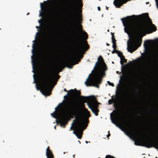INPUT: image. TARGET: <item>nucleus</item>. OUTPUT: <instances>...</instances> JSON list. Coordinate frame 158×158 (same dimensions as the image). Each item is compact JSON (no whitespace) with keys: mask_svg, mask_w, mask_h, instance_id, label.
<instances>
[{"mask_svg":"<svg viewBox=\"0 0 158 158\" xmlns=\"http://www.w3.org/2000/svg\"><path fill=\"white\" fill-rule=\"evenodd\" d=\"M70 91L72 95L76 96L79 98V101H73L72 103L71 108H65V105L63 104L66 97L64 96L63 101L55 108L53 113L51 114L53 118L59 119L60 127H64V125L67 123L68 120L73 113L77 114L82 111L87 117L90 116L89 112L84 106L83 103L84 102H87L89 107L95 116L98 115V110L97 108L91 106H95L97 104V101L94 96H81L79 91L72 89L70 90Z\"/></svg>","mask_w":158,"mask_h":158,"instance_id":"1","label":"nucleus"},{"mask_svg":"<svg viewBox=\"0 0 158 158\" xmlns=\"http://www.w3.org/2000/svg\"><path fill=\"white\" fill-rule=\"evenodd\" d=\"M121 20L124 27V31L129 36L130 33L133 31H135L137 35L133 37L130 44L129 41L127 42V49L128 51L131 53L135 50L140 45L138 36L144 35L150 29L152 31H156L155 27L152 24L148 16H146L145 19L142 23L137 22L134 19L128 16L127 18L121 19Z\"/></svg>","mask_w":158,"mask_h":158,"instance_id":"2","label":"nucleus"},{"mask_svg":"<svg viewBox=\"0 0 158 158\" xmlns=\"http://www.w3.org/2000/svg\"><path fill=\"white\" fill-rule=\"evenodd\" d=\"M38 29L35 40L32 42L31 56L32 72L34 73L33 83L35 84L36 89H40V26H36Z\"/></svg>","mask_w":158,"mask_h":158,"instance_id":"3","label":"nucleus"},{"mask_svg":"<svg viewBox=\"0 0 158 158\" xmlns=\"http://www.w3.org/2000/svg\"><path fill=\"white\" fill-rule=\"evenodd\" d=\"M94 70H95V73L92 77L89 80L90 76V74H89L85 83L87 86H93L98 88L99 86L98 84L101 83L102 78L106 75V72L107 70V68L101 56L98 58L92 72Z\"/></svg>","mask_w":158,"mask_h":158,"instance_id":"4","label":"nucleus"},{"mask_svg":"<svg viewBox=\"0 0 158 158\" xmlns=\"http://www.w3.org/2000/svg\"><path fill=\"white\" fill-rule=\"evenodd\" d=\"M81 10H79L75 15L71 13L69 16V22L70 25L75 30L77 27L81 33L83 40L80 44L79 48L80 50L83 51L88 48L87 42L84 40L87 39V35L85 31L82 30L81 25L79 24L81 22Z\"/></svg>","mask_w":158,"mask_h":158,"instance_id":"5","label":"nucleus"},{"mask_svg":"<svg viewBox=\"0 0 158 158\" xmlns=\"http://www.w3.org/2000/svg\"><path fill=\"white\" fill-rule=\"evenodd\" d=\"M41 31H40V34ZM41 44V36H40V44ZM41 46H40V52ZM41 53H40V59ZM53 78L50 76L49 72L48 69H45L42 73L41 72V61L40 60V92L45 97L49 96L51 94L52 89L49 88V82H51Z\"/></svg>","mask_w":158,"mask_h":158,"instance_id":"6","label":"nucleus"},{"mask_svg":"<svg viewBox=\"0 0 158 158\" xmlns=\"http://www.w3.org/2000/svg\"><path fill=\"white\" fill-rule=\"evenodd\" d=\"M87 117L81 116L77 119V123L73 133L75 134L77 138L80 139L81 138L82 131L86 127V125L85 123H87L88 120Z\"/></svg>","mask_w":158,"mask_h":158,"instance_id":"7","label":"nucleus"},{"mask_svg":"<svg viewBox=\"0 0 158 158\" xmlns=\"http://www.w3.org/2000/svg\"><path fill=\"white\" fill-rule=\"evenodd\" d=\"M144 146L148 148L153 147L157 149L158 151V141L153 143H151L150 142H146L144 143Z\"/></svg>","mask_w":158,"mask_h":158,"instance_id":"8","label":"nucleus"},{"mask_svg":"<svg viewBox=\"0 0 158 158\" xmlns=\"http://www.w3.org/2000/svg\"><path fill=\"white\" fill-rule=\"evenodd\" d=\"M112 113L110 114V119L112 123L115 124L117 127L121 128L122 130V129L118 125L117 123H118L119 120V118L117 114H115L114 116V121L113 120L112 116Z\"/></svg>","mask_w":158,"mask_h":158,"instance_id":"9","label":"nucleus"},{"mask_svg":"<svg viewBox=\"0 0 158 158\" xmlns=\"http://www.w3.org/2000/svg\"><path fill=\"white\" fill-rule=\"evenodd\" d=\"M128 0H114V4L116 7H119L123 3L126 2Z\"/></svg>","mask_w":158,"mask_h":158,"instance_id":"10","label":"nucleus"},{"mask_svg":"<svg viewBox=\"0 0 158 158\" xmlns=\"http://www.w3.org/2000/svg\"><path fill=\"white\" fill-rule=\"evenodd\" d=\"M117 51V53L118 54V56H119V57L120 58V63L121 65H123V62H126V60L124 58L123 56L122 53L121 52H120L118 51Z\"/></svg>","mask_w":158,"mask_h":158,"instance_id":"11","label":"nucleus"},{"mask_svg":"<svg viewBox=\"0 0 158 158\" xmlns=\"http://www.w3.org/2000/svg\"><path fill=\"white\" fill-rule=\"evenodd\" d=\"M112 42L113 43V48H114V50L115 51L117 52V50H115V48L116 47V44L115 42V40L114 38L113 35H112Z\"/></svg>","mask_w":158,"mask_h":158,"instance_id":"12","label":"nucleus"},{"mask_svg":"<svg viewBox=\"0 0 158 158\" xmlns=\"http://www.w3.org/2000/svg\"><path fill=\"white\" fill-rule=\"evenodd\" d=\"M78 63V61H77V62H73V63H72V64H70V65H68L67 67L69 68V69H71L72 68V66L74 65H75L77 64Z\"/></svg>","mask_w":158,"mask_h":158,"instance_id":"13","label":"nucleus"},{"mask_svg":"<svg viewBox=\"0 0 158 158\" xmlns=\"http://www.w3.org/2000/svg\"><path fill=\"white\" fill-rule=\"evenodd\" d=\"M120 80H119V83L118 84L117 86V90H119V91L121 92H122V90L121 89H120Z\"/></svg>","mask_w":158,"mask_h":158,"instance_id":"14","label":"nucleus"},{"mask_svg":"<svg viewBox=\"0 0 158 158\" xmlns=\"http://www.w3.org/2000/svg\"><path fill=\"white\" fill-rule=\"evenodd\" d=\"M77 3L79 7H81L82 6L81 0H77Z\"/></svg>","mask_w":158,"mask_h":158,"instance_id":"15","label":"nucleus"},{"mask_svg":"<svg viewBox=\"0 0 158 158\" xmlns=\"http://www.w3.org/2000/svg\"><path fill=\"white\" fill-rule=\"evenodd\" d=\"M50 0H47L46 1H44V6H48L49 5V3H48V2Z\"/></svg>","mask_w":158,"mask_h":158,"instance_id":"16","label":"nucleus"},{"mask_svg":"<svg viewBox=\"0 0 158 158\" xmlns=\"http://www.w3.org/2000/svg\"><path fill=\"white\" fill-rule=\"evenodd\" d=\"M74 36L77 38H80V36L79 35L77 34L76 31H75L74 33Z\"/></svg>","mask_w":158,"mask_h":158,"instance_id":"17","label":"nucleus"},{"mask_svg":"<svg viewBox=\"0 0 158 158\" xmlns=\"http://www.w3.org/2000/svg\"><path fill=\"white\" fill-rule=\"evenodd\" d=\"M107 83L109 85L111 86H114V85L113 83L110 82V81H107Z\"/></svg>","mask_w":158,"mask_h":158,"instance_id":"18","label":"nucleus"},{"mask_svg":"<svg viewBox=\"0 0 158 158\" xmlns=\"http://www.w3.org/2000/svg\"><path fill=\"white\" fill-rule=\"evenodd\" d=\"M112 102H114V100L110 99L108 101V103L109 104H110Z\"/></svg>","mask_w":158,"mask_h":158,"instance_id":"19","label":"nucleus"},{"mask_svg":"<svg viewBox=\"0 0 158 158\" xmlns=\"http://www.w3.org/2000/svg\"><path fill=\"white\" fill-rule=\"evenodd\" d=\"M75 120H74L73 123H72L71 126V127H70L69 130H71V129H72V128L73 126V124H74V123H75Z\"/></svg>","mask_w":158,"mask_h":158,"instance_id":"20","label":"nucleus"},{"mask_svg":"<svg viewBox=\"0 0 158 158\" xmlns=\"http://www.w3.org/2000/svg\"><path fill=\"white\" fill-rule=\"evenodd\" d=\"M63 62H64V61H62V62H60L58 64L57 67H60V65H61L62 64Z\"/></svg>","mask_w":158,"mask_h":158,"instance_id":"21","label":"nucleus"},{"mask_svg":"<svg viewBox=\"0 0 158 158\" xmlns=\"http://www.w3.org/2000/svg\"><path fill=\"white\" fill-rule=\"evenodd\" d=\"M155 1L156 2V6L158 9V0H155Z\"/></svg>","mask_w":158,"mask_h":158,"instance_id":"22","label":"nucleus"},{"mask_svg":"<svg viewBox=\"0 0 158 158\" xmlns=\"http://www.w3.org/2000/svg\"><path fill=\"white\" fill-rule=\"evenodd\" d=\"M135 144L136 145H140L139 143L136 141L135 142Z\"/></svg>","mask_w":158,"mask_h":158,"instance_id":"23","label":"nucleus"},{"mask_svg":"<svg viewBox=\"0 0 158 158\" xmlns=\"http://www.w3.org/2000/svg\"><path fill=\"white\" fill-rule=\"evenodd\" d=\"M40 8L41 9L42 8V3H40Z\"/></svg>","mask_w":158,"mask_h":158,"instance_id":"24","label":"nucleus"},{"mask_svg":"<svg viewBox=\"0 0 158 158\" xmlns=\"http://www.w3.org/2000/svg\"><path fill=\"white\" fill-rule=\"evenodd\" d=\"M145 62H145V60H143V64H145Z\"/></svg>","mask_w":158,"mask_h":158,"instance_id":"25","label":"nucleus"},{"mask_svg":"<svg viewBox=\"0 0 158 158\" xmlns=\"http://www.w3.org/2000/svg\"><path fill=\"white\" fill-rule=\"evenodd\" d=\"M98 10H100V7H98Z\"/></svg>","mask_w":158,"mask_h":158,"instance_id":"26","label":"nucleus"},{"mask_svg":"<svg viewBox=\"0 0 158 158\" xmlns=\"http://www.w3.org/2000/svg\"><path fill=\"white\" fill-rule=\"evenodd\" d=\"M69 91H68V92L67 93V94H66V96L68 95L69 94Z\"/></svg>","mask_w":158,"mask_h":158,"instance_id":"27","label":"nucleus"},{"mask_svg":"<svg viewBox=\"0 0 158 158\" xmlns=\"http://www.w3.org/2000/svg\"><path fill=\"white\" fill-rule=\"evenodd\" d=\"M110 134H108V135H107V137H108L110 136Z\"/></svg>","mask_w":158,"mask_h":158,"instance_id":"28","label":"nucleus"},{"mask_svg":"<svg viewBox=\"0 0 158 158\" xmlns=\"http://www.w3.org/2000/svg\"><path fill=\"white\" fill-rule=\"evenodd\" d=\"M78 142L79 143V144H80L81 143L79 141H78Z\"/></svg>","mask_w":158,"mask_h":158,"instance_id":"29","label":"nucleus"},{"mask_svg":"<svg viewBox=\"0 0 158 158\" xmlns=\"http://www.w3.org/2000/svg\"><path fill=\"white\" fill-rule=\"evenodd\" d=\"M38 23H40V19H39L38 20Z\"/></svg>","mask_w":158,"mask_h":158,"instance_id":"30","label":"nucleus"},{"mask_svg":"<svg viewBox=\"0 0 158 158\" xmlns=\"http://www.w3.org/2000/svg\"><path fill=\"white\" fill-rule=\"evenodd\" d=\"M64 91H66V89H64Z\"/></svg>","mask_w":158,"mask_h":158,"instance_id":"31","label":"nucleus"},{"mask_svg":"<svg viewBox=\"0 0 158 158\" xmlns=\"http://www.w3.org/2000/svg\"><path fill=\"white\" fill-rule=\"evenodd\" d=\"M29 13L28 12V13L27 14V15H29Z\"/></svg>","mask_w":158,"mask_h":158,"instance_id":"32","label":"nucleus"},{"mask_svg":"<svg viewBox=\"0 0 158 158\" xmlns=\"http://www.w3.org/2000/svg\"><path fill=\"white\" fill-rule=\"evenodd\" d=\"M125 133L127 135V132H126V131H125Z\"/></svg>","mask_w":158,"mask_h":158,"instance_id":"33","label":"nucleus"},{"mask_svg":"<svg viewBox=\"0 0 158 158\" xmlns=\"http://www.w3.org/2000/svg\"><path fill=\"white\" fill-rule=\"evenodd\" d=\"M85 143H88V142H87V141H85Z\"/></svg>","mask_w":158,"mask_h":158,"instance_id":"34","label":"nucleus"},{"mask_svg":"<svg viewBox=\"0 0 158 158\" xmlns=\"http://www.w3.org/2000/svg\"><path fill=\"white\" fill-rule=\"evenodd\" d=\"M106 45H107V46H108V45H109V44H106Z\"/></svg>","mask_w":158,"mask_h":158,"instance_id":"35","label":"nucleus"},{"mask_svg":"<svg viewBox=\"0 0 158 158\" xmlns=\"http://www.w3.org/2000/svg\"><path fill=\"white\" fill-rule=\"evenodd\" d=\"M73 157L74 158V155H73Z\"/></svg>","mask_w":158,"mask_h":158,"instance_id":"36","label":"nucleus"},{"mask_svg":"<svg viewBox=\"0 0 158 158\" xmlns=\"http://www.w3.org/2000/svg\"><path fill=\"white\" fill-rule=\"evenodd\" d=\"M112 53H114V50H113V51L112 52Z\"/></svg>","mask_w":158,"mask_h":158,"instance_id":"37","label":"nucleus"},{"mask_svg":"<svg viewBox=\"0 0 158 158\" xmlns=\"http://www.w3.org/2000/svg\"><path fill=\"white\" fill-rule=\"evenodd\" d=\"M54 128L55 129V128H56V126H54Z\"/></svg>","mask_w":158,"mask_h":158,"instance_id":"38","label":"nucleus"},{"mask_svg":"<svg viewBox=\"0 0 158 158\" xmlns=\"http://www.w3.org/2000/svg\"><path fill=\"white\" fill-rule=\"evenodd\" d=\"M40 16L41 15V13H40Z\"/></svg>","mask_w":158,"mask_h":158,"instance_id":"39","label":"nucleus"},{"mask_svg":"<svg viewBox=\"0 0 158 158\" xmlns=\"http://www.w3.org/2000/svg\"><path fill=\"white\" fill-rule=\"evenodd\" d=\"M57 77L58 78H59V77H58V76L57 75Z\"/></svg>","mask_w":158,"mask_h":158,"instance_id":"40","label":"nucleus"},{"mask_svg":"<svg viewBox=\"0 0 158 158\" xmlns=\"http://www.w3.org/2000/svg\"><path fill=\"white\" fill-rule=\"evenodd\" d=\"M70 60L71 61L72 60V59H70Z\"/></svg>","mask_w":158,"mask_h":158,"instance_id":"41","label":"nucleus"},{"mask_svg":"<svg viewBox=\"0 0 158 158\" xmlns=\"http://www.w3.org/2000/svg\"><path fill=\"white\" fill-rule=\"evenodd\" d=\"M63 153H64H64H65V152H63Z\"/></svg>","mask_w":158,"mask_h":158,"instance_id":"42","label":"nucleus"},{"mask_svg":"<svg viewBox=\"0 0 158 158\" xmlns=\"http://www.w3.org/2000/svg\"><path fill=\"white\" fill-rule=\"evenodd\" d=\"M106 8L107 9V7H106Z\"/></svg>","mask_w":158,"mask_h":158,"instance_id":"43","label":"nucleus"},{"mask_svg":"<svg viewBox=\"0 0 158 158\" xmlns=\"http://www.w3.org/2000/svg\"><path fill=\"white\" fill-rule=\"evenodd\" d=\"M155 158H157V157H156Z\"/></svg>","mask_w":158,"mask_h":158,"instance_id":"44","label":"nucleus"}]
</instances>
